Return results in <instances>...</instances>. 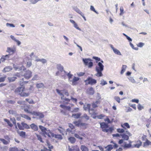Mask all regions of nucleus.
<instances>
[{
  "mask_svg": "<svg viewBox=\"0 0 151 151\" xmlns=\"http://www.w3.org/2000/svg\"><path fill=\"white\" fill-rule=\"evenodd\" d=\"M81 115V114L80 113H77L76 114H73L72 116L76 119H78L79 118L80 116Z\"/></svg>",
  "mask_w": 151,
  "mask_h": 151,
  "instance_id": "cd10ccee",
  "label": "nucleus"
},
{
  "mask_svg": "<svg viewBox=\"0 0 151 151\" xmlns=\"http://www.w3.org/2000/svg\"><path fill=\"white\" fill-rule=\"evenodd\" d=\"M90 9L91 11H92L94 12H95L96 14H99V13L95 10V9L93 6H92V5L91 6L90 8Z\"/></svg>",
  "mask_w": 151,
  "mask_h": 151,
  "instance_id": "58836bf2",
  "label": "nucleus"
},
{
  "mask_svg": "<svg viewBox=\"0 0 151 151\" xmlns=\"http://www.w3.org/2000/svg\"><path fill=\"white\" fill-rule=\"evenodd\" d=\"M73 123L75 125L78 127H79L80 126V122L79 121L74 122Z\"/></svg>",
  "mask_w": 151,
  "mask_h": 151,
  "instance_id": "603ef678",
  "label": "nucleus"
},
{
  "mask_svg": "<svg viewBox=\"0 0 151 151\" xmlns=\"http://www.w3.org/2000/svg\"><path fill=\"white\" fill-rule=\"evenodd\" d=\"M137 108L139 110H141L144 108V107L140 104H139L137 106Z\"/></svg>",
  "mask_w": 151,
  "mask_h": 151,
  "instance_id": "49530a36",
  "label": "nucleus"
},
{
  "mask_svg": "<svg viewBox=\"0 0 151 151\" xmlns=\"http://www.w3.org/2000/svg\"><path fill=\"white\" fill-rule=\"evenodd\" d=\"M47 145L48 146L49 149L47 150L48 151H52L51 149H53V146L51 145L50 143H47Z\"/></svg>",
  "mask_w": 151,
  "mask_h": 151,
  "instance_id": "de8ad7c7",
  "label": "nucleus"
},
{
  "mask_svg": "<svg viewBox=\"0 0 151 151\" xmlns=\"http://www.w3.org/2000/svg\"><path fill=\"white\" fill-rule=\"evenodd\" d=\"M129 81L133 83H136V81L132 77H130L129 78Z\"/></svg>",
  "mask_w": 151,
  "mask_h": 151,
  "instance_id": "bf43d9fd",
  "label": "nucleus"
},
{
  "mask_svg": "<svg viewBox=\"0 0 151 151\" xmlns=\"http://www.w3.org/2000/svg\"><path fill=\"white\" fill-rule=\"evenodd\" d=\"M114 99L116 100L119 103L120 102V98L118 96H115L114 97Z\"/></svg>",
  "mask_w": 151,
  "mask_h": 151,
  "instance_id": "864d4df0",
  "label": "nucleus"
},
{
  "mask_svg": "<svg viewBox=\"0 0 151 151\" xmlns=\"http://www.w3.org/2000/svg\"><path fill=\"white\" fill-rule=\"evenodd\" d=\"M69 151H79V149L77 146H72L71 148L69 147Z\"/></svg>",
  "mask_w": 151,
  "mask_h": 151,
  "instance_id": "6e6552de",
  "label": "nucleus"
},
{
  "mask_svg": "<svg viewBox=\"0 0 151 151\" xmlns=\"http://www.w3.org/2000/svg\"><path fill=\"white\" fill-rule=\"evenodd\" d=\"M56 91L57 92L60 96H63V97H64V95L63 94L62 92H61V91H64V90H59L58 89H56Z\"/></svg>",
  "mask_w": 151,
  "mask_h": 151,
  "instance_id": "f704fd0d",
  "label": "nucleus"
},
{
  "mask_svg": "<svg viewBox=\"0 0 151 151\" xmlns=\"http://www.w3.org/2000/svg\"><path fill=\"white\" fill-rule=\"evenodd\" d=\"M57 68L58 70L60 71L61 72L64 71V72L65 73H67L65 70H63V67L60 64H58L57 65Z\"/></svg>",
  "mask_w": 151,
  "mask_h": 151,
  "instance_id": "4468645a",
  "label": "nucleus"
},
{
  "mask_svg": "<svg viewBox=\"0 0 151 151\" xmlns=\"http://www.w3.org/2000/svg\"><path fill=\"white\" fill-rule=\"evenodd\" d=\"M79 79V78L78 77H74L73 79L72 82V84L73 85H75L76 84V82Z\"/></svg>",
  "mask_w": 151,
  "mask_h": 151,
  "instance_id": "b1692460",
  "label": "nucleus"
},
{
  "mask_svg": "<svg viewBox=\"0 0 151 151\" xmlns=\"http://www.w3.org/2000/svg\"><path fill=\"white\" fill-rule=\"evenodd\" d=\"M6 26L7 27L9 26L12 27H15V26L13 24H10L8 23H6Z\"/></svg>",
  "mask_w": 151,
  "mask_h": 151,
  "instance_id": "e2e57ef3",
  "label": "nucleus"
},
{
  "mask_svg": "<svg viewBox=\"0 0 151 151\" xmlns=\"http://www.w3.org/2000/svg\"><path fill=\"white\" fill-rule=\"evenodd\" d=\"M120 13L119 14L120 15H122L124 14V9L122 6L120 7Z\"/></svg>",
  "mask_w": 151,
  "mask_h": 151,
  "instance_id": "5fc2aeb1",
  "label": "nucleus"
},
{
  "mask_svg": "<svg viewBox=\"0 0 151 151\" xmlns=\"http://www.w3.org/2000/svg\"><path fill=\"white\" fill-rule=\"evenodd\" d=\"M28 81H24V78H22L19 82V84L21 86H22L24 85L27 83Z\"/></svg>",
  "mask_w": 151,
  "mask_h": 151,
  "instance_id": "bb28decb",
  "label": "nucleus"
},
{
  "mask_svg": "<svg viewBox=\"0 0 151 151\" xmlns=\"http://www.w3.org/2000/svg\"><path fill=\"white\" fill-rule=\"evenodd\" d=\"M17 78L15 77H9L8 78V80L9 82H13Z\"/></svg>",
  "mask_w": 151,
  "mask_h": 151,
  "instance_id": "4c0bfd02",
  "label": "nucleus"
},
{
  "mask_svg": "<svg viewBox=\"0 0 151 151\" xmlns=\"http://www.w3.org/2000/svg\"><path fill=\"white\" fill-rule=\"evenodd\" d=\"M21 108L22 109H23L24 111L27 113H30L32 115V113L33 112V111H29L28 110V109L29 108V107L26 105H24V107H23L22 106H21Z\"/></svg>",
  "mask_w": 151,
  "mask_h": 151,
  "instance_id": "9d476101",
  "label": "nucleus"
},
{
  "mask_svg": "<svg viewBox=\"0 0 151 151\" xmlns=\"http://www.w3.org/2000/svg\"><path fill=\"white\" fill-rule=\"evenodd\" d=\"M9 112L10 114H12L14 115H15L16 114V111H14L12 110H9Z\"/></svg>",
  "mask_w": 151,
  "mask_h": 151,
  "instance_id": "6e6d98bb",
  "label": "nucleus"
},
{
  "mask_svg": "<svg viewBox=\"0 0 151 151\" xmlns=\"http://www.w3.org/2000/svg\"><path fill=\"white\" fill-rule=\"evenodd\" d=\"M122 127L124 129H126L125 127L129 129L130 128V126L129 124L127 123H125L121 125Z\"/></svg>",
  "mask_w": 151,
  "mask_h": 151,
  "instance_id": "4be33fe9",
  "label": "nucleus"
},
{
  "mask_svg": "<svg viewBox=\"0 0 151 151\" xmlns=\"http://www.w3.org/2000/svg\"><path fill=\"white\" fill-rule=\"evenodd\" d=\"M36 86L38 88H44L45 86L42 83H37L36 84Z\"/></svg>",
  "mask_w": 151,
  "mask_h": 151,
  "instance_id": "dca6fc26",
  "label": "nucleus"
},
{
  "mask_svg": "<svg viewBox=\"0 0 151 151\" xmlns=\"http://www.w3.org/2000/svg\"><path fill=\"white\" fill-rule=\"evenodd\" d=\"M151 142H150L148 139H147L146 142L144 143L143 146L145 147L148 146L150 144L151 145Z\"/></svg>",
  "mask_w": 151,
  "mask_h": 151,
  "instance_id": "473e14b6",
  "label": "nucleus"
},
{
  "mask_svg": "<svg viewBox=\"0 0 151 151\" xmlns=\"http://www.w3.org/2000/svg\"><path fill=\"white\" fill-rule=\"evenodd\" d=\"M30 1L32 4H35L38 1L40 0H29Z\"/></svg>",
  "mask_w": 151,
  "mask_h": 151,
  "instance_id": "052dcab7",
  "label": "nucleus"
},
{
  "mask_svg": "<svg viewBox=\"0 0 151 151\" xmlns=\"http://www.w3.org/2000/svg\"><path fill=\"white\" fill-rule=\"evenodd\" d=\"M36 136L38 140L40 141V142H43L42 139L40 135L36 134Z\"/></svg>",
  "mask_w": 151,
  "mask_h": 151,
  "instance_id": "8fccbe9b",
  "label": "nucleus"
},
{
  "mask_svg": "<svg viewBox=\"0 0 151 151\" xmlns=\"http://www.w3.org/2000/svg\"><path fill=\"white\" fill-rule=\"evenodd\" d=\"M73 27L75 28L76 29H77L80 31H81V29L78 27V25L76 23L75 24H74L73 25Z\"/></svg>",
  "mask_w": 151,
  "mask_h": 151,
  "instance_id": "0e129e2a",
  "label": "nucleus"
},
{
  "mask_svg": "<svg viewBox=\"0 0 151 151\" xmlns=\"http://www.w3.org/2000/svg\"><path fill=\"white\" fill-rule=\"evenodd\" d=\"M120 136L122 137V138L123 139V140H128L129 139V136L128 135L123 134H121Z\"/></svg>",
  "mask_w": 151,
  "mask_h": 151,
  "instance_id": "f3484780",
  "label": "nucleus"
},
{
  "mask_svg": "<svg viewBox=\"0 0 151 151\" xmlns=\"http://www.w3.org/2000/svg\"><path fill=\"white\" fill-rule=\"evenodd\" d=\"M18 133L19 135L22 137L26 135V133L23 131L19 132Z\"/></svg>",
  "mask_w": 151,
  "mask_h": 151,
  "instance_id": "37998d69",
  "label": "nucleus"
},
{
  "mask_svg": "<svg viewBox=\"0 0 151 151\" xmlns=\"http://www.w3.org/2000/svg\"><path fill=\"white\" fill-rule=\"evenodd\" d=\"M113 146L111 145H109L105 147L106 149V151H110V150L113 149Z\"/></svg>",
  "mask_w": 151,
  "mask_h": 151,
  "instance_id": "393cba45",
  "label": "nucleus"
},
{
  "mask_svg": "<svg viewBox=\"0 0 151 151\" xmlns=\"http://www.w3.org/2000/svg\"><path fill=\"white\" fill-rule=\"evenodd\" d=\"M100 103V101L97 100L95 102H93L92 104V106L93 108H96L97 107V104Z\"/></svg>",
  "mask_w": 151,
  "mask_h": 151,
  "instance_id": "412c9836",
  "label": "nucleus"
},
{
  "mask_svg": "<svg viewBox=\"0 0 151 151\" xmlns=\"http://www.w3.org/2000/svg\"><path fill=\"white\" fill-rule=\"evenodd\" d=\"M0 140L4 144L6 145L8 144L9 143V141H7L6 140H5V139H2V138L0 139Z\"/></svg>",
  "mask_w": 151,
  "mask_h": 151,
  "instance_id": "e433bc0d",
  "label": "nucleus"
},
{
  "mask_svg": "<svg viewBox=\"0 0 151 151\" xmlns=\"http://www.w3.org/2000/svg\"><path fill=\"white\" fill-rule=\"evenodd\" d=\"M107 84L106 81H105L104 79H102L101 81L100 84L102 86L105 85Z\"/></svg>",
  "mask_w": 151,
  "mask_h": 151,
  "instance_id": "09e8293b",
  "label": "nucleus"
},
{
  "mask_svg": "<svg viewBox=\"0 0 151 151\" xmlns=\"http://www.w3.org/2000/svg\"><path fill=\"white\" fill-rule=\"evenodd\" d=\"M17 124L18 127L19 129L21 130H23L24 129V128H23V127L22 126V125H21L19 123H17Z\"/></svg>",
  "mask_w": 151,
  "mask_h": 151,
  "instance_id": "13d9d810",
  "label": "nucleus"
},
{
  "mask_svg": "<svg viewBox=\"0 0 151 151\" xmlns=\"http://www.w3.org/2000/svg\"><path fill=\"white\" fill-rule=\"evenodd\" d=\"M61 99L62 100H64L66 101L69 102L70 101V100L68 98H64L63 96L61 97Z\"/></svg>",
  "mask_w": 151,
  "mask_h": 151,
  "instance_id": "69168bd1",
  "label": "nucleus"
},
{
  "mask_svg": "<svg viewBox=\"0 0 151 151\" xmlns=\"http://www.w3.org/2000/svg\"><path fill=\"white\" fill-rule=\"evenodd\" d=\"M24 87L22 86L17 88L15 90L14 92L16 94L20 95L21 96H28L29 94L28 93H26L24 92Z\"/></svg>",
  "mask_w": 151,
  "mask_h": 151,
  "instance_id": "f03ea898",
  "label": "nucleus"
},
{
  "mask_svg": "<svg viewBox=\"0 0 151 151\" xmlns=\"http://www.w3.org/2000/svg\"><path fill=\"white\" fill-rule=\"evenodd\" d=\"M22 76H24L26 79H28L32 77V72L29 70H27L25 72L24 75H22Z\"/></svg>",
  "mask_w": 151,
  "mask_h": 151,
  "instance_id": "423d86ee",
  "label": "nucleus"
},
{
  "mask_svg": "<svg viewBox=\"0 0 151 151\" xmlns=\"http://www.w3.org/2000/svg\"><path fill=\"white\" fill-rule=\"evenodd\" d=\"M55 138H57L58 139H62L63 137L60 134H54V137Z\"/></svg>",
  "mask_w": 151,
  "mask_h": 151,
  "instance_id": "72a5a7b5",
  "label": "nucleus"
},
{
  "mask_svg": "<svg viewBox=\"0 0 151 151\" xmlns=\"http://www.w3.org/2000/svg\"><path fill=\"white\" fill-rule=\"evenodd\" d=\"M4 121L6 122L8 124V125L10 127H12L13 126L12 124L9 120L7 119H4Z\"/></svg>",
  "mask_w": 151,
  "mask_h": 151,
  "instance_id": "a19ab883",
  "label": "nucleus"
},
{
  "mask_svg": "<svg viewBox=\"0 0 151 151\" xmlns=\"http://www.w3.org/2000/svg\"><path fill=\"white\" fill-rule=\"evenodd\" d=\"M127 68V66L125 65H123L122 68V69L121 72V74H122L125 71L126 69Z\"/></svg>",
  "mask_w": 151,
  "mask_h": 151,
  "instance_id": "7c9ffc66",
  "label": "nucleus"
},
{
  "mask_svg": "<svg viewBox=\"0 0 151 151\" xmlns=\"http://www.w3.org/2000/svg\"><path fill=\"white\" fill-rule=\"evenodd\" d=\"M59 128L58 129V130L60 133L63 134V132L65 131L64 129L60 127H59Z\"/></svg>",
  "mask_w": 151,
  "mask_h": 151,
  "instance_id": "79ce46f5",
  "label": "nucleus"
},
{
  "mask_svg": "<svg viewBox=\"0 0 151 151\" xmlns=\"http://www.w3.org/2000/svg\"><path fill=\"white\" fill-rule=\"evenodd\" d=\"M40 77L37 75H35L32 79V81H37L39 80Z\"/></svg>",
  "mask_w": 151,
  "mask_h": 151,
  "instance_id": "2f4dec72",
  "label": "nucleus"
},
{
  "mask_svg": "<svg viewBox=\"0 0 151 151\" xmlns=\"http://www.w3.org/2000/svg\"><path fill=\"white\" fill-rule=\"evenodd\" d=\"M82 60L84 64L87 65L92 60L90 58H83Z\"/></svg>",
  "mask_w": 151,
  "mask_h": 151,
  "instance_id": "2eb2a0df",
  "label": "nucleus"
},
{
  "mask_svg": "<svg viewBox=\"0 0 151 151\" xmlns=\"http://www.w3.org/2000/svg\"><path fill=\"white\" fill-rule=\"evenodd\" d=\"M11 120L12 122V123L16 125V128H17V127L16 125V121L15 118H12L10 119Z\"/></svg>",
  "mask_w": 151,
  "mask_h": 151,
  "instance_id": "680f3d73",
  "label": "nucleus"
},
{
  "mask_svg": "<svg viewBox=\"0 0 151 151\" xmlns=\"http://www.w3.org/2000/svg\"><path fill=\"white\" fill-rule=\"evenodd\" d=\"M82 118H85L86 119V120H88L89 119V117L87 116V115L85 114H84L81 117Z\"/></svg>",
  "mask_w": 151,
  "mask_h": 151,
  "instance_id": "a18cd8bd",
  "label": "nucleus"
},
{
  "mask_svg": "<svg viewBox=\"0 0 151 151\" xmlns=\"http://www.w3.org/2000/svg\"><path fill=\"white\" fill-rule=\"evenodd\" d=\"M32 113V115L33 116H36L39 117L40 119H41L44 117V115L43 114L42 112H37L36 111H33Z\"/></svg>",
  "mask_w": 151,
  "mask_h": 151,
  "instance_id": "20e7f679",
  "label": "nucleus"
},
{
  "mask_svg": "<svg viewBox=\"0 0 151 151\" xmlns=\"http://www.w3.org/2000/svg\"><path fill=\"white\" fill-rule=\"evenodd\" d=\"M94 92L93 89L92 87L88 88L87 90V93L89 95H92L94 93Z\"/></svg>",
  "mask_w": 151,
  "mask_h": 151,
  "instance_id": "9b49d317",
  "label": "nucleus"
},
{
  "mask_svg": "<svg viewBox=\"0 0 151 151\" xmlns=\"http://www.w3.org/2000/svg\"><path fill=\"white\" fill-rule=\"evenodd\" d=\"M68 140L71 143H74L76 141L75 138L73 137H69L68 139Z\"/></svg>",
  "mask_w": 151,
  "mask_h": 151,
  "instance_id": "c756f323",
  "label": "nucleus"
},
{
  "mask_svg": "<svg viewBox=\"0 0 151 151\" xmlns=\"http://www.w3.org/2000/svg\"><path fill=\"white\" fill-rule=\"evenodd\" d=\"M40 129H41L42 132H45V131H47V128L42 126L39 125V126Z\"/></svg>",
  "mask_w": 151,
  "mask_h": 151,
  "instance_id": "ea45409f",
  "label": "nucleus"
},
{
  "mask_svg": "<svg viewBox=\"0 0 151 151\" xmlns=\"http://www.w3.org/2000/svg\"><path fill=\"white\" fill-rule=\"evenodd\" d=\"M9 151H18V150L17 148L15 147H14L10 148L9 149Z\"/></svg>",
  "mask_w": 151,
  "mask_h": 151,
  "instance_id": "c03bdc74",
  "label": "nucleus"
},
{
  "mask_svg": "<svg viewBox=\"0 0 151 151\" xmlns=\"http://www.w3.org/2000/svg\"><path fill=\"white\" fill-rule=\"evenodd\" d=\"M6 76H5L4 77L0 78V82H3L5 81Z\"/></svg>",
  "mask_w": 151,
  "mask_h": 151,
  "instance_id": "774afa93",
  "label": "nucleus"
},
{
  "mask_svg": "<svg viewBox=\"0 0 151 151\" xmlns=\"http://www.w3.org/2000/svg\"><path fill=\"white\" fill-rule=\"evenodd\" d=\"M30 127L34 131H37L38 129L37 126L34 123H32L30 125Z\"/></svg>",
  "mask_w": 151,
  "mask_h": 151,
  "instance_id": "f8f14e48",
  "label": "nucleus"
},
{
  "mask_svg": "<svg viewBox=\"0 0 151 151\" xmlns=\"http://www.w3.org/2000/svg\"><path fill=\"white\" fill-rule=\"evenodd\" d=\"M84 81L86 83V84L87 85L90 84L92 85L96 83V80L90 77H88L87 79L85 80Z\"/></svg>",
  "mask_w": 151,
  "mask_h": 151,
  "instance_id": "7ed1b4c3",
  "label": "nucleus"
},
{
  "mask_svg": "<svg viewBox=\"0 0 151 151\" xmlns=\"http://www.w3.org/2000/svg\"><path fill=\"white\" fill-rule=\"evenodd\" d=\"M15 51L16 49L14 47L13 48L8 47L7 48L6 52L9 53H13L15 52Z\"/></svg>",
  "mask_w": 151,
  "mask_h": 151,
  "instance_id": "ddd939ff",
  "label": "nucleus"
},
{
  "mask_svg": "<svg viewBox=\"0 0 151 151\" xmlns=\"http://www.w3.org/2000/svg\"><path fill=\"white\" fill-rule=\"evenodd\" d=\"M145 45V44L143 42H139L137 44V46L139 47H142Z\"/></svg>",
  "mask_w": 151,
  "mask_h": 151,
  "instance_id": "3c124183",
  "label": "nucleus"
},
{
  "mask_svg": "<svg viewBox=\"0 0 151 151\" xmlns=\"http://www.w3.org/2000/svg\"><path fill=\"white\" fill-rule=\"evenodd\" d=\"M110 46L111 48L112 49L114 52L115 54L118 55H122L120 51L117 49L114 48L113 45H110Z\"/></svg>",
  "mask_w": 151,
  "mask_h": 151,
  "instance_id": "0eeeda50",
  "label": "nucleus"
},
{
  "mask_svg": "<svg viewBox=\"0 0 151 151\" xmlns=\"http://www.w3.org/2000/svg\"><path fill=\"white\" fill-rule=\"evenodd\" d=\"M21 116L24 118H25L27 120H31V118L28 116L27 115H26L24 114H21Z\"/></svg>",
  "mask_w": 151,
  "mask_h": 151,
  "instance_id": "c9c22d12",
  "label": "nucleus"
},
{
  "mask_svg": "<svg viewBox=\"0 0 151 151\" xmlns=\"http://www.w3.org/2000/svg\"><path fill=\"white\" fill-rule=\"evenodd\" d=\"M12 67L10 66H7L5 67L2 70L3 73H6L9 72L12 70Z\"/></svg>",
  "mask_w": 151,
  "mask_h": 151,
  "instance_id": "1a4fd4ad",
  "label": "nucleus"
},
{
  "mask_svg": "<svg viewBox=\"0 0 151 151\" xmlns=\"http://www.w3.org/2000/svg\"><path fill=\"white\" fill-rule=\"evenodd\" d=\"M101 127L102 129L104 128H108V124L106 123L103 122L100 123Z\"/></svg>",
  "mask_w": 151,
  "mask_h": 151,
  "instance_id": "a211bd4d",
  "label": "nucleus"
},
{
  "mask_svg": "<svg viewBox=\"0 0 151 151\" xmlns=\"http://www.w3.org/2000/svg\"><path fill=\"white\" fill-rule=\"evenodd\" d=\"M129 44H130V46H131V47L133 49L135 50H138V48L137 47H134V46L133 45L131 42H130L129 43Z\"/></svg>",
  "mask_w": 151,
  "mask_h": 151,
  "instance_id": "4d7b16f0",
  "label": "nucleus"
},
{
  "mask_svg": "<svg viewBox=\"0 0 151 151\" xmlns=\"http://www.w3.org/2000/svg\"><path fill=\"white\" fill-rule=\"evenodd\" d=\"M48 132H47V135L48 137H52L53 138L54 137V134L52 132H51L50 130H48Z\"/></svg>",
  "mask_w": 151,
  "mask_h": 151,
  "instance_id": "a878e982",
  "label": "nucleus"
},
{
  "mask_svg": "<svg viewBox=\"0 0 151 151\" xmlns=\"http://www.w3.org/2000/svg\"><path fill=\"white\" fill-rule=\"evenodd\" d=\"M117 131L119 133H123L124 132V130L123 129H117Z\"/></svg>",
  "mask_w": 151,
  "mask_h": 151,
  "instance_id": "338daca9",
  "label": "nucleus"
},
{
  "mask_svg": "<svg viewBox=\"0 0 151 151\" xmlns=\"http://www.w3.org/2000/svg\"><path fill=\"white\" fill-rule=\"evenodd\" d=\"M91 105L90 104H88L84 105L83 108L84 110H88L90 114H94V109H90Z\"/></svg>",
  "mask_w": 151,
  "mask_h": 151,
  "instance_id": "39448f33",
  "label": "nucleus"
},
{
  "mask_svg": "<svg viewBox=\"0 0 151 151\" xmlns=\"http://www.w3.org/2000/svg\"><path fill=\"white\" fill-rule=\"evenodd\" d=\"M81 149L82 151H88V148L84 145H81Z\"/></svg>",
  "mask_w": 151,
  "mask_h": 151,
  "instance_id": "5701e85b",
  "label": "nucleus"
},
{
  "mask_svg": "<svg viewBox=\"0 0 151 151\" xmlns=\"http://www.w3.org/2000/svg\"><path fill=\"white\" fill-rule=\"evenodd\" d=\"M73 10L75 11L77 13L80 14V15L83 13L81 11V10L78 8L77 7H74L73 8Z\"/></svg>",
  "mask_w": 151,
  "mask_h": 151,
  "instance_id": "aec40b11",
  "label": "nucleus"
},
{
  "mask_svg": "<svg viewBox=\"0 0 151 151\" xmlns=\"http://www.w3.org/2000/svg\"><path fill=\"white\" fill-rule=\"evenodd\" d=\"M98 65L96 67V70L97 73L95 75L96 76L101 77L103 76L102 72L104 70V66L101 62H99Z\"/></svg>",
  "mask_w": 151,
  "mask_h": 151,
  "instance_id": "f257e3e1",
  "label": "nucleus"
},
{
  "mask_svg": "<svg viewBox=\"0 0 151 151\" xmlns=\"http://www.w3.org/2000/svg\"><path fill=\"white\" fill-rule=\"evenodd\" d=\"M9 55H3L0 59V60L2 62H4L5 60H7L9 58Z\"/></svg>",
  "mask_w": 151,
  "mask_h": 151,
  "instance_id": "6ab92c4d",
  "label": "nucleus"
},
{
  "mask_svg": "<svg viewBox=\"0 0 151 151\" xmlns=\"http://www.w3.org/2000/svg\"><path fill=\"white\" fill-rule=\"evenodd\" d=\"M21 124L23 127V128L28 129L30 128V126L28 125L26 123H24V122H22Z\"/></svg>",
  "mask_w": 151,
  "mask_h": 151,
  "instance_id": "c85d7f7f",
  "label": "nucleus"
}]
</instances>
